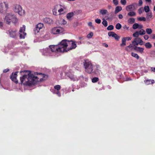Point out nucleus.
I'll return each instance as SVG.
<instances>
[{
	"label": "nucleus",
	"mask_w": 155,
	"mask_h": 155,
	"mask_svg": "<svg viewBox=\"0 0 155 155\" xmlns=\"http://www.w3.org/2000/svg\"><path fill=\"white\" fill-rule=\"evenodd\" d=\"M21 72L26 73L20 77L21 84L30 86L35 84L39 81V78L31 74V71H24Z\"/></svg>",
	"instance_id": "f257e3e1"
},
{
	"label": "nucleus",
	"mask_w": 155,
	"mask_h": 155,
	"mask_svg": "<svg viewBox=\"0 0 155 155\" xmlns=\"http://www.w3.org/2000/svg\"><path fill=\"white\" fill-rule=\"evenodd\" d=\"M67 41H69L64 39L61 41L60 44L57 45H51L49 46V48H46L45 51L46 52L45 55H48L51 51L52 52L60 51L62 52H67L65 48L68 46Z\"/></svg>",
	"instance_id": "f03ea898"
},
{
	"label": "nucleus",
	"mask_w": 155,
	"mask_h": 155,
	"mask_svg": "<svg viewBox=\"0 0 155 155\" xmlns=\"http://www.w3.org/2000/svg\"><path fill=\"white\" fill-rule=\"evenodd\" d=\"M84 65L85 71L87 73L91 74L94 72L93 69V65L89 60H86L84 62Z\"/></svg>",
	"instance_id": "7ed1b4c3"
},
{
	"label": "nucleus",
	"mask_w": 155,
	"mask_h": 155,
	"mask_svg": "<svg viewBox=\"0 0 155 155\" xmlns=\"http://www.w3.org/2000/svg\"><path fill=\"white\" fill-rule=\"evenodd\" d=\"M13 10L20 15H22L25 14V11L22 10L21 6L19 5H15L14 8Z\"/></svg>",
	"instance_id": "20e7f679"
},
{
	"label": "nucleus",
	"mask_w": 155,
	"mask_h": 155,
	"mask_svg": "<svg viewBox=\"0 0 155 155\" xmlns=\"http://www.w3.org/2000/svg\"><path fill=\"white\" fill-rule=\"evenodd\" d=\"M137 3H134L132 4L127 6L126 7V10L127 11L135 10L137 8Z\"/></svg>",
	"instance_id": "39448f33"
},
{
	"label": "nucleus",
	"mask_w": 155,
	"mask_h": 155,
	"mask_svg": "<svg viewBox=\"0 0 155 155\" xmlns=\"http://www.w3.org/2000/svg\"><path fill=\"white\" fill-rule=\"evenodd\" d=\"M14 15L12 14H8L5 17L4 21L8 24H10L12 19Z\"/></svg>",
	"instance_id": "423d86ee"
},
{
	"label": "nucleus",
	"mask_w": 155,
	"mask_h": 155,
	"mask_svg": "<svg viewBox=\"0 0 155 155\" xmlns=\"http://www.w3.org/2000/svg\"><path fill=\"white\" fill-rule=\"evenodd\" d=\"M67 76L70 79L71 81H78L79 79V77H77L72 73H68Z\"/></svg>",
	"instance_id": "0eeeda50"
},
{
	"label": "nucleus",
	"mask_w": 155,
	"mask_h": 155,
	"mask_svg": "<svg viewBox=\"0 0 155 155\" xmlns=\"http://www.w3.org/2000/svg\"><path fill=\"white\" fill-rule=\"evenodd\" d=\"M18 72H16L14 73L13 72L10 77V78L12 81L17 84L18 83V81L17 80V73Z\"/></svg>",
	"instance_id": "6e6552de"
},
{
	"label": "nucleus",
	"mask_w": 155,
	"mask_h": 155,
	"mask_svg": "<svg viewBox=\"0 0 155 155\" xmlns=\"http://www.w3.org/2000/svg\"><path fill=\"white\" fill-rule=\"evenodd\" d=\"M62 32V29L61 28L54 27L51 30V33L53 34H57Z\"/></svg>",
	"instance_id": "1a4fd4ad"
},
{
	"label": "nucleus",
	"mask_w": 155,
	"mask_h": 155,
	"mask_svg": "<svg viewBox=\"0 0 155 155\" xmlns=\"http://www.w3.org/2000/svg\"><path fill=\"white\" fill-rule=\"evenodd\" d=\"M108 35L109 37L112 36L115 39L118 40L120 37L117 35L115 32L112 31L109 32L108 33Z\"/></svg>",
	"instance_id": "9d476101"
},
{
	"label": "nucleus",
	"mask_w": 155,
	"mask_h": 155,
	"mask_svg": "<svg viewBox=\"0 0 155 155\" xmlns=\"http://www.w3.org/2000/svg\"><path fill=\"white\" fill-rule=\"evenodd\" d=\"M17 31H13L12 30H9L8 32L10 36L12 38H15L16 36V32Z\"/></svg>",
	"instance_id": "9b49d317"
},
{
	"label": "nucleus",
	"mask_w": 155,
	"mask_h": 155,
	"mask_svg": "<svg viewBox=\"0 0 155 155\" xmlns=\"http://www.w3.org/2000/svg\"><path fill=\"white\" fill-rule=\"evenodd\" d=\"M43 21L45 23L51 24L53 23L52 20L48 18H46L44 19Z\"/></svg>",
	"instance_id": "f8f14e48"
},
{
	"label": "nucleus",
	"mask_w": 155,
	"mask_h": 155,
	"mask_svg": "<svg viewBox=\"0 0 155 155\" xmlns=\"http://www.w3.org/2000/svg\"><path fill=\"white\" fill-rule=\"evenodd\" d=\"M134 49L135 51L138 52H139L141 53H143V52L144 48H143L135 46L134 48Z\"/></svg>",
	"instance_id": "ddd939ff"
},
{
	"label": "nucleus",
	"mask_w": 155,
	"mask_h": 155,
	"mask_svg": "<svg viewBox=\"0 0 155 155\" xmlns=\"http://www.w3.org/2000/svg\"><path fill=\"white\" fill-rule=\"evenodd\" d=\"M58 5L55 6L53 10V14L54 15H59L58 12H57V10L58 11Z\"/></svg>",
	"instance_id": "4468645a"
},
{
	"label": "nucleus",
	"mask_w": 155,
	"mask_h": 155,
	"mask_svg": "<svg viewBox=\"0 0 155 155\" xmlns=\"http://www.w3.org/2000/svg\"><path fill=\"white\" fill-rule=\"evenodd\" d=\"M144 82L146 84L149 85L153 84L154 82V81L153 80H147L144 81Z\"/></svg>",
	"instance_id": "2eb2a0df"
},
{
	"label": "nucleus",
	"mask_w": 155,
	"mask_h": 155,
	"mask_svg": "<svg viewBox=\"0 0 155 155\" xmlns=\"http://www.w3.org/2000/svg\"><path fill=\"white\" fill-rule=\"evenodd\" d=\"M76 45L75 43V42H72L71 43V47L69 48H68L67 50L66 49V50L67 51H68L70 50H71L72 49H74L76 48Z\"/></svg>",
	"instance_id": "dca6fc26"
},
{
	"label": "nucleus",
	"mask_w": 155,
	"mask_h": 155,
	"mask_svg": "<svg viewBox=\"0 0 155 155\" xmlns=\"http://www.w3.org/2000/svg\"><path fill=\"white\" fill-rule=\"evenodd\" d=\"M99 12L102 15H104L108 13L106 9H101L100 10Z\"/></svg>",
	"instance_id": "f3484780"
},
{
	"label": "nucleus",
	"mask_w": 155,
	"mask_h": 155,
	"mask_svg": "<svg viewBox=\"0 0 155 155\" xmlns=\"http://www.w3.org/2000/svg\"><path fill=\"white\" fill-rule=\"evenodd\" d=\"M122 9V8L121 6H117L115 9V13L117 14L119 12L121 11Z\"/></svg>",
	"instance_id": "a211bd4d"
},
{
	"label": "nucleus",
	"mask_w": 155,
	"mask_h": 155,
	"mask_svg": "<svg viewBox=\"0 0 155 155\" xmlns=\"http://www.w3.org/2000/svg\"><path fill=\"white\" fill-rule=\"evenodd\" d=\"M127 21L130 24H133L135 22V19L133 18H130L128 19Z\"/></svg>",
	"instance_id": "6ab92c4d"
},
{
	"label": "nucleus",
	"mask_w": 155,
	"mask_h": 155,
	"mask_svg": "<svg viewBox=\"0 0 155 155\" xmlns=\"http://www.w3.org/2000/svg\"><path fill=\"white\" fill-rule=\"evenodd\" d=\"M145 46L147 48H150L152 47V45L149 42H147L145 44Z\"/></svg>",
	"instance_id": "aec40b11"
},
{
	"label": "nucleus",
	"mask_w": 155,
	"mask_h": 155,
	"mask_svg": "<svg viewBox=\"0 0 155 155\" xmlns=\"http://www.w3.org/2000/svg\"><path fill=\"white\" fill-rule=\"evenodd\" d=\"M74 13L73 12H70L67 15V18L68 19H70L74 15Z\"/></svg>",
	"instance_id": "412c9836"
},
{
	"label": "nucleus",
	"mask_w": 155,
	"mask_h": 155,
	"mask_svg": "<svg viewBox=\"0 0 155 155\" xmlns=\"http://www.w3.org/2000/svg\"><path fill=\"white\" fill-rule=\"evenodd\" d=\"M126 38H125L124 37L122 38V43L120 45V46H125L126 45Z\"/></svg>",
	"instance_id": "4be33fe9"
},
{
	"label": "nucleus",
	"mask_w": 155,
	"mask_h": 155,
	"mask_svg": "<svg viewBox=\"0 0 155 155\" xmlns=\"http://www.w3.org/2000/svg\"><path fill=\"white\" fill-rule=\"evenodd\" d=\"M11 21L14 24H16L17 23L18 21V19L15 15L13 16V17Z\"/></svg>",
	"instance_id": "5701e85b"
},
{
	"label": "nucleus",
	"mask_w": 155,
	"mask_h": 155,
	"mask_svg": "<svg viewBox=\"0 0 155 155\" xmlns=\"http://www.w3.org/2000/svg\"><path fill=\"white\" fill-rule=\"evenodd\" d=\"M131 55L134 57L136 58L137 59H138L139 58V56L137 54L134 53L132 52L131 53Z\"/></svg>",
	"instance_id": "b1692460"
},
{
	"label": "nucleus",
	"mask_w": 155,
	"mask_h": 155,
	"mask_svg": "<svg viewBox=\"0 0 155 155\" xmlns=\"http://www.w3.org/2000/svg\"><path fill=\"white\" fill-rule=\"evenodd\" d=\"M25 25H23L22 27L20 28L19 30L20 33H25L24 31L25 30Z\"/></svg>",
	"instance_id": "393cba45"
},
{
	"label": "nucleus",
	"mask_w": 155,
	"mask_h": 155,
	"mask_svg": "<svg viewBox=\"0 0 155 155\" xmlns=\"http://www.w3.org/2000/svg\"><path fill=\"white\" fill-rule=\"evenodd\" d=\"M128 15L130 16H135L136 15V13L134 12H128L127 14Z\"/></svg>",
	"instance_id": "a878e982"
},
{
	"label": "nucleus",
	"mask_w": 155,
	"mask_h": 155,
	"mask_svg": "<svg viewBox=\"0 0 155 155\" xmlns=\"http://www.w3.org/2000/svg\"><path fill=\"white\" fill-rule=\"evenodd\" d=\"M137 41L139 44L140 45H142L143 44V41L140 38H137Z\"/></svg>",
	"instance_id": "bb28decb"
},
{
	"label": "nucleus",
	"mask_w": 155,
	"mask_h": 155,
	"mask_svg": "<svg viewBox=\"0 0 155 155\" xmlns=\"http://www.w3.org/2000/svg\"><path fill=\"white\" fill-rule=\"evenodd\" d=\"M147 33L148 35L151 34L152 33V30L151 29L147 28L146 30Z\"/></svg>",
	"instance_id": "cd10ccee"
},
{
	"label": "nucleus",
	"mask_w": 155,
	"mask_h": 155,
	"mask_svg": "<svg viewBox=\"0 0 155 155\" xmlns=\"http://www.w3.org/2000/svg\"><path fill=\"white\" fill-rule=\"evenodd\" d=\"M138 28H139V25L138 23H135L133 25L132 28L134 29Z\"/></svg>",
	"instance_id": "c85d7f7f"
},
{
	"label": "nucleus",
	"mask_w": 155,
	"mask_h": 155,
	"mask_svg": "<svg viewBox=\"0 0 155 155\" xmlns=\"http://www.w3.org/2000/svg\"><path fill=\"white\" fill-rule=\"evenodd\" d=\"M139 33L140 35H142L145 34L146 31L144 30L141 29L139 31Z\"/></svg>",
	"instance_id": "c756f323"
},
{
	"label": "nucleus",
	"mask_w": 155,
	"mask_h": 155,
	"mask_svg": "<svg viewBox=\"0 0 155 155\" xmlns=\"http://www.w3.org/2000/svg\"><path fill=\"white\" fill-rule=\"evenodd\" d=\"M19 34L20 37V38H25V36H26V33H20Z\"/></svg>",
	"instance_id": "7c9ffc66"
},
{
	"label": "nucleus",
	"mask_w": 155,
	"mask_h": 155,
	"mask_svg": "<svg viewBox=\"0 0 155 155\" xmlns=\"http://www.w3.org/2000/svg\"><path fill=\"white\" fill-rule=\"evenodd\" d=\"M122 27L121 25L119 23H117L115 26L117 30L120 29Z\"/></svg>",
	"instance_id": "2f4dec72"
},
{
	"label": "nucleus",
	"mask_w": 155,
	"mask_h": 155,
	"mask_svg": "<svg viewBox=\"0 0 155 155\" xmlns=\"http://www.w3.org/2000/svg\"><path fill=\"white\" fill-rule=\"evenodd\" d=\"M133 36L136 38L138 37L140 35L138 31H136L133 34Z\"/></svg>",
	"instance_id": "473e14b6"
},
{
	"label": "nucleus",
	"mask_w": 155,
	"mask_h": 155,
	"mask_svg": "<svg viewBox=\"0 0 155 155\" xmlns=\"http://www.w3.org/2000/svg\"><path fill=\"white\" fill-rule=\"evenodd\" d=\"M4 10L3 3H2L0 4V12H3Z\"/></svg>",
	"instance_id": "72a5a7b5"
},
{
	"label": "nucleus",
	"mask_w": 155,
	"mask_h": 155,
	"mask_svg": "<svg viewBox=\"0 0 155 155\" xmlns=\"http://www.w3.org/2000/svg\"><path fill=\"white\" fill-rule=\"evenodd\" d=\"M36 26L38 28H40V29H41L44 26V25L43 24L41 23H38Z\"/></svg>",
	"instance_id": "f704fd0d"
},
{
	"label": "nucleus",
	"mask_w": 155,
	"mask_h": 155,
	"mask_svg": "<svg viewBox=\"0 0 155 155\" xmlns=\"http://www.w3.org/2000/svg\"><path fill=\"white\" fill-rule=\"evenodd\" d=\"M99 80V78L97 77L94 78L92 80V81L93 83H94L97 82Z\"/></svg>",
	"instance_id": "c9c22d12"
},
{
	"label": "nucleus",
	"mask_w": 155,
	"mask_h": 155,
	"mask_svg": "<svg viewBox=\"0 0 155 155\" xmlns=\"http://www.w3.org/2000/svg\"><path fill=\"white\" fill-rule=\"evenodd\" d=\"M144 9L146 12H148L150 11V8L149 6H145L144 7Z\"/></svg>",
	"instance_id": "e433bc0d"
},
{
	"label": "nucleus",
	"mask_w": 155,
	"mask_h": 155,
	"mask_svg": "<svg viewBox=\"0 0 155 155\" xmlns=\"http://www.w3.org/2000/svg\"><path fill=\"white\" fill-rule=\"evenodd\" d=\"M40 29L38 28L37 26L36 25L34 29V31L35 33H38Z\"/></svg>",
	"instance_id": "4c0bfd02"
},
{
	"label": "nucleus",
	"mask_w": 155,
	"mask_h": 155,
	"mask_svg": "<svg viewBox=\"0 0 155 155\" xmlns=\"http://www.w3.org/2000/svg\"><path fill=\"white\" fill-rule=\"evenodd\" d=\"M137 19L139 21H146V19L144 17H139L137 18Z\"/></svg>",
	"instance_id": "58836bf2"
},
{
	"label": "nucleus",
	"mask_w": 155,
	"mask_h": 155,
	"mask_svg": "<svg viewBox=\"0 0 155 155\" xmlns=\"http://www.w3.org/2000/svg\"><path fill=\"white\" fill-rule=\"evenodd\" d=\"M114 28V26L112 25H109L107 28V30H111L113 29Z\"/></svg>",
	"instance_id": "ea45409f"
},
{
	"label": "nucleus",
	"mask_w": 155,
	"mask_h": 155,
	"mask_svg": "<svg viewBox=\"0 0 155 155\" xmlns=\"http://www.w3.org/2000/svg\"><path fill=\"white\" fill-rule=\"evenodd\" d=\"M103 21L102 22V24L105 26L106 27L107 26V22L104 19H103Z\"/></svg>",
	"instance_id": "a19ab883"
},
{
	"label": "nucleus",
	"mask_w": 155,
	"mask_h": 155,
	"mask_svg": "<svg viewBox=\"0 0 155 155\" xmlns=\"http://www.w3.org/2000/svg\"><path fill=\"white\" fill-rule=\"evenodd\" d=\"M147 18H151L152 17V14L151 12H148L147 14Z\"/></svg>",
	"instance_id": "79ce46f5"
},
{
	"label": "nucleus",
	"mask_w": 155,
	"mask_h": 155,
	"mask_svg": "<svg viewBox=\"0 0 155 155\" xmlns=\"http://www.w3.org/2000/svg\"><path fill=\"white\" fill-rule=\"evenodd\" d=\"M137 39V38H135L134 40L132 42V44L134 45V46H135L136 45H137L139 44V43L136 41Z\"/></svg>",
	"instance_id": "37998d69"
},
{
	"label": "nucleus",
	"mask_w": 155,
	"mask_h": 155,
	"mask_svg": "<svg viewBox=\"0 0 155 155\" xmlns=\"http://www.w3.org/2000/svg\"><path fill=\"white\" fill-rule=\"evenodd\" d=\"M93 33L92 32H91L87 35V37L88 38H91L93 36Z\"/></svg>",
	"instance_id": "c03bdc74"
},
{
	"label": "nucleus",
	"mask_w": 155,
	"mask_h": 155,
	"mask_svg": "<svg viewBox=\"0 0 155 155\" xmlns=\"http://www.w3.org/2000/svg\"><path fill=\"white\" fill-rule=\"evenodd\" d=\"M54 88L58 91L60 90L61 86L59 85H56L54 87Z\"/></svg>",
	"instance_id": "a18cd8bd"
},
{
	"label": "nucleus",
	"mask_w": 155,
	"mask_h": 155,
	"mask_svg": "<svg viewBox=\"0 0 155 155\" xmlns=\"http://www.w3.org/2000/svg\"><path fill=\"white\" fill-rule=\"evenodd\" d=\"M36 74H37L38 75H41V77L42 78H45V76H46V75L45 74H42V73H38L37 72L36 73Z\"/></svg>",
	"instance_id": "49530a36"
},
{
	"label": "nucleus",
	"mask_w": 155,
	"mask_h": 155,
	"mask_svg": "<svg viewBox=\"0 0 155 155\" xmlns=\"http://www.w3.org/2000/svg\"><path fill=\"white\" fill-rule=\"evenodd\" d=\"M121 3L123 5H125L126 4V0H121Z\"/></svg>",
	"instance_id": "de8ad7c7"
},
{
	"label": "nucleus",
	"mask_w": 155,
	"mask_h": 155,
	"mask_svg": "<svg viewBox=\"0 0 155 155\" xmlns=\"http://www.w3.org/2000/svg\"><path fill=\"white\" fill-rule=\"evenodd\" d=\"M95 21L96 23L99 24H100L101 22V19L98 18L96 19Z\"/></svg>",
	"instance_id": "09e8293b"
},
{
	"label": "nucleus",
	"mask_w": 155,
	"mask_h": 155,
	"mask_svg": "<svg viewBox=\"0 0 155 155\" xmlns=\"http://www.w3.org/2000/svg\"><path fill=\"white\" fill-rule=\"evenodd\" d=\"M63 8H61L60 9H58V15H60L61 14H62V13H61L62 12H63Z\"/></svg>",
	"instance_id": "8fccbe9b"
},
{
	"label": "nucleus",
	"mask_w": 155,
	"mask_h": 155,
	"mask_svg": "<svg viewBox=\"0 0 155 155\" xmlns=\"http://www.w3.org/2000/svg\"><path fill=\"white\" fill-rule=\"evenodd\" d=\"M113 3L115 5H117L118 4V2L117 0H113Z\"/></svg>",
	"instance_id": "3c124183"
},
{
	"label": "nucleus",
	"mask_w": 155,
	"mask_h": 155,
	"mask_svg": "<svg viewBox=\"0 0 155 155\" xmlns=\"http://www.w3.org/2000/svg\"><path fill=\"white\" fill-rule=\"evenodd\" d=\"M4 3L5 5V8L7 10L8 8V4L6 2H4Z\"/></svg>",
	"instance_id": "603ef678"
},
{
	"label": "nucleus",
	"mask_w": 155,
	"mask_h": 155,
	"mask_svg": "<svg viewBox=\"0 0 155 155\" xmlns=\"http://www.w3.org/2000/svg\"><path fill=\"white\" fill-rule=\"evenodd\" d=\"M143 10V9L142 8H141L139 9L138 10V12L139 14H141L142 12V11Z\"/></svg>",
	"instance_id": "864d4df0"
},
{
	"label": "nucleus",
	"mask_w": 155,
	"mask_h": 155,
	"mask_svg": "<svg viewBox=\"0 0 155 155\" xmlns=\"http://www.w3.org/2000/svg\"><path fill=\"white\" fill-rule=\"evenodd\" d=\"M123 28L124 29H126L127 30H128L129 29V27L127 26L126 25H124L123 27Z\"/></svg>",
	"instance_id": "5fc2aeb1"
},
{
	"label": "nucleus",
	"mask_w": 155,
	"mask_h": 155,
	"mask_svg": "<svg viewBox=\"0 0 155 155\" xmlns=\"http://www.w3.org/2000/svg\"><path fill=\"white\" fill-rule=\"evenodd\" d=\"M143 4L142 1V0H140L139 1L138 5L139 6H141Z\"/></svg>",
	"instance_id": "6e6d98bb"
},
{
	"label": "nucleus",
	"mask_w": 155,
	"mask_h": 155,
	"mask_svg": "<svg viewBox=\"0 0 155 155\" xmlns=\"http://www.w3.org/2000/svg\"><path fill=\"white\" fill-rule=\"evenodd\" d=\"M149 38V36L147 35H145L144 36V38L146 40H147Z\"/></svg>",
	"instance_id": "4d7b16f0"
},
{
	"label": "nucleus",
	"mask_w": 155,
	"mask_h": 155,
	"mask_svg": "<svg viewBox=\"0 0 155 155\" xmlns=\"http://www.w3.org/2000/svg\"><path fill=\"white\" fill-rule=\"evenodd\" d=\"M125 38H126V40H127L128 41H129L131 40L132 38L131 37H124Z\"/></svg>",
	"instance_id": "13d9d810"
},
{
	"label": "nucleus",
	"mask_w": 155,
	"mask_h": 155,
	"mask_svg": "<svg viewBox=\"0 0 155 155\" xmlns=\"http://www.w3.org/2000/svg\"><path fill=\"white\" fill-rule=\"evenodd\" d=\"M9 71V69H6L4 70L3 72L4 73H6Z\"/></svg>",
	"instance_id": "bf43d9fd"
},
{
	"label": "nucleus",
	"mask_w": 155,
	"mask_h": 155,
	"mask_svg": "<svg viewBox=\"0 0 155 155\" xmlns=\"http://www.w3.org/2000/svg\"><path fill=\"white\" fill-rule=\"evenodd\" d=\"M133 45L131 44H130L128 46H127V48H129V49L131 50V48L132 47Z\"/></svg>",
	"instance_id": "052dcab7"
},
{
	"label": "nucleus",
	"mask_w": 155,
	"mask_h": 155,
	"mask_svg": "<svg viewBox=\"0 0 155 155\" xmlns=\"http://www.w3.org/2000/svg\"><path fill=\"white\" fill-rule=\"evenodd\" d=\"M139 28H138L139 29H141L143 27V25H142L139 24Z\"/></svg>",
	"instance_id": "680f3d73"
},
{
	"label": "nucleus",
	"mask_w": 155,
	"mask_h": 155,
	"mask_svg": "<svg viewBox=\"0 0 155 155\" xmlns=\"http://www.w3.org/2000/svg\"><path fill=\"white\" fill-rule=\"evenodd\" d=\"M151 70L152 71L155 72V68H153V67L151 68Z\"/></svg>",
	"instance_id": "e2e57ef3"
},
{
	"label": "nucleus",
	"mask_w": 155,
	"mask_h": 155,
	"mask_svg": "<svg viewBox=\"0 0 155 155\" xmlns=\"http://www.w3.org/2000/svg\"><path fill=\"white\" fill-rule=\"evenodd\" d=\"M118 17L120 19H122L123 18V16L122 15L120 14L118 15Z\"/></svg>",
	"instance_id": "0e129e2a"
},
{
	"label": "nucleus",
	"mask_w": 155,
	"mask_h": 155,
	"mask_svg": "<svg viewBox=\"0 0 155 155\" xmlns=\"http://www.w3.org/2000/svg\"><path fill=\"white\" fill-rule=\"evenodd\" d=\"M62 21H63L62 24L63 25H65L67 23L66 21H65V20L64 19L62 20Z\"/></svg>",
	"instance_id": "69168bd1"
},
{
	"label": "nucleus",
	"mask_w": 155,
	"mask_h": 155,
	"mask_svg": "<svg viewBox=\"0 0 155 155\" xmlns=\"http://www.w3.org/2000/svg\"><path fill=\"white\" fill-rule=\"evenodd\" d=\"M103 45L106 48L108 46L107 44L106 43H103Z\"/></svg>",
	"instance_id": "338daca9"
},
{
	"label": "nucleus",
	"mask_w": 155,
	"mask_h": 155,
	"mask_svg": "<svg viewBox=\"0 0 155 155\" xmlns=\"http://www.w3.org/2000/svg\"><path fill=\"white\" fill-rule=\"evenodd\" d=\"M152 38L153 39H155V34H153L152 35Z\"/></svg>",
	"instance_id": "774afa93"
}]
</instances>
